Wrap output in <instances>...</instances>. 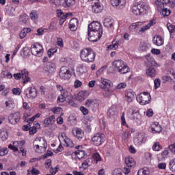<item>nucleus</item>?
Returning a JSON list of instances; mask_svg holds the SVG:
<instances>
[{
	"instance_id": "1",
	"label": "nucleus",
	"mask_w": 175,
	"mask_h": 175,
	"mask_svg": "<svg viewBox=\"0 0 175 175\" xmlns=\"http://www.w3.org/2000/svg\"><path fill=\"white\" fill-rule=\"evenodd\" d=\"M80 55L81 59H82L83 62H88V64L94 62L96 57V54L91 49H84L81 50Z\"/></svg>"
},
{
	"instance_id": "2",
	"label": "nucleus",
	"mask_w": 175,
	"mask_h": 175,
	"mask_svg": "<svg viewBox=\"0 0 175 175\" xmlns=\"http://www.w3.org/2000/svg\"><path fill=\"white\" fill-rule=\"evenodd\" d=\"M33 148L36 152H38V154H42L46 151V148H47V142L46 139L42 137H38L33 142Z\"/></svg>"
},
{
	"instance_id": "3",
	"label": "nucleus",
	"mask_w": 175,
	"mask_h": 175,
	"mask_svg": "<svg viewBox=\"0 0 175 175\" xmlns=\"http://www.w3.org/2000/svg\"><path fill=\"white\" fill-rule=\"evenodd\" d=\"M113 65L115 69H116V70H118V72L121 75H125V73H128V72H129V67L121 59L115 60Z\"/></svg>"
},
{
	"instance_id": "4",
	"label": "nucleus",
	"mask_w": 175,
	"mask_h": 175,
	"mask_svg": "<svg viewBox=\"0 0 175 175\" xmlns=\"http://www.w3.org/2000/svg\"><path fill=\"white\" fill-rule=\"evenodd\" d=\"M88 31L103 35V29L102 28V25L98 21L92 22L88 25Z\"/></svg>"
},
{
	"instance_id": "5",
	"label": "nucleus",
	"mask_w": 175,
	"mask_h": 175,
	"mask_svg": "<svg viewBox=\"0 0 175 175\" xmlns=\"http://www.w3.org/2000/svg\"><path fill=\"white\" fill-rule=\"evenodd\" d=\"M137 100L140 105H148L151 100V95L147 92H143L137 96Z\"/></svg>"
},
{
	"instance_id": "6",
	"label": "nucleus",
	"mask_w": 175,
	"mask_h": 175,
	"mask_svg": "<svg viewBox=\"0 0 175 175\" xmlns=\"http://www.w3.org/2000/svg\"><path fill=\"white\" fill-rule=\"evenodd\" d=\"M14 77L16 80H20L22 78L25 84L31 81V77H29V72L27 69L23 70L21 72L14 74Z\"/></svg>"
},
{
	"instance_id": "7",
	"label": "nucleus",
	"mask_w": 175,
	"mask_h": 175,
	"mask_svg": "<svg viewBox=\"0 0 175 175\" xmlns=\"http://www.w3.org/2000/svg\"><path fill=\"white\" fill-rule=\"evenodd\" d=\"M31 51L33 55H35L36 57H42L44 52L43 46L39 43H35L31 45Z\"/></svg>"
},
{
	"instance_id": "8",
	"label": "nucleus",
	"mask_w": 175,
	"mask_h": 175,
	"mask_svg": "<svg viewBox=\"0 0 175 175\" xmlns=\"http://www.w3.org/2000/svg\"><path fill=\"white\" fill-rule=\"evenodd\" d=\"M24 95L26 96L27 99L32 100L38 96V90H36L35 87L27 88L24 90Z\"/></svg>"
},
{
	"instance_id": "9",
	"label": "nucleus",
	"mask_w": 175,
	"mask_h": 175,
	"mask_svg": "<svg viewBox=\"0 0 175 175\" xmlns=\"http://www.w3.org/2000/svg\"><path fill=\"white\" fill-rule=\"evenodd\" d=\"M59 77L60 79H62V80H69V79L72 77V73H70L69 68H68L67 66L61 67Z\"/></svg>"
},
{
	"instance_id": "10",
	"label": "nucleus",
	"mask_w": 175,
	"mask_h": 175,
	"mask_svg": "<svg viewBox=\"0 0 175 175\" xmlns=\"http://www.w3.org/2000/svg\"><path fill=\"white\" fill-rule=\"evenodd\" d=\"M105 134L98 133L94 135L92 142L95 146H100L105 142Z\"/></svg>"
},
{
	"instance_id": "11",
	"label": "nucleus",
	"mask_w": 175,
	"mask_h": 175,
	"mask_svg": "<svg viewBox=\"0 0 175 175\" xmlns=\"http://www.w3.org/2000/svg\"><path fill=\"white\" fill-rule=\"evenodd\" d=\"M147 138L146 137V133H139L137 136L134 138V143L137 146H142L143 143H146Z\"/></svg>"
},
{
	"instance_id": "12",
	"label": "nucleus",
	"mask_w": 175,
	"mask_h": 175,
	"mask_svg": "<svg viewBox=\"0 0 175 175\" xmlns=\"http://www.w3.org/2000/svg\"><path fill=\"white\" fill-rule=\"evenodd\" d=\"M66 99L72 100V97L70 93L68 92L67 90H64L63 92L57 98V103H64Z\"/></svg>"
},
{
	"instance_id": "13",
	"label": "nucleus",
	"mask_w": 175,
	"mask_h": 175,
	"mask_svg": "<svg viewBox=\"0 0 175 175\" xmlns=\"http://www.w3.org/2000/svg\"><path fill=\"white\" fill-rule=\"evenodd\" d=\"M20 118H21V115L20 114V112H16L14 113H11L9 116L8 120L10 124L12 125H16L18 121H20Z\"/></svg>"
},
{
	"instance_id": "14",
	"label": "nucleus",
	"mask_w": 175,
	"mask_h": 175,
	"mask_svg": "<svg viewBox=\"0 0 175 175\" xmlns=\"http://www.w3.org/2000/svg\"><path fill=\"white\" fill-rule=\"evenodd\" d=\"M111 5L116 9H124L126 5V0H111Z\"/></svg>"
},
{
	"instance_id": "15",
	"label": "nucleus",
	"mask_w": 175,
	"mask_h": 175,
	"mask_svg": "<svg viewBox=\"0 0 175 175\" xmlns=\"http://www.w3.org/2000/svg\"><path fill=\"white\" fill-rule=\"evenodd\" d=\"M88 40L90 42H98L102 38V34L98 33H94L92 31H88Z\"/></svg>"
},
{
	"instance_id": "16",
	"label": "nucleus",
	"mask_w": 175,
	"mask_h": 175,
	"mask_svg": "<svg viewBox=\"0 0 175 175\" xmlns=\"http://www.w3.org/2000/svg\"><path fill=\"white\" fill-rule=\"evenodd\" d=\"M45 70L49 73V75H53V73H55V70H57V67L55 64L53 62H48L45 66Z\"/></svg>"
},
{
	"instance_id": "17",
	"label": "nucleus",
	"mask_w": 175,
	"mask_h": 175,
	"mask_svg": "<svg viewBox=\"0 0 175 175\" xmlns=\"http://www.w3.org/2000/svg\"><path fill=\"white\" fill-rule=\"evenodd\" d=\"M72 135L78 139L81 140L84 137V131L79 128L74 129L72 130Z\"/></svg>"
},
{
	"instance_id": "18",
	"label": "nucleus",
	"mask_w": 175,
	"mask_h": 175,
	"mask_svg": "<svg viewBox=\"0 0 175 175\" xmlns=\"http://www.w3.org/2000/svg\"><path fill=\"white\" fill-rule=\"evenodd\" d=\"M150 132L152 133H161L162 132V126L159 125L158 122H155L150 126Z\"/></svg>"
},
{
	"instance_id": "19",
	"label": "nucleus",
	"mask_w": 175,
	"mask_h": 175,
	"mask_svg": "<svg viewBox=\"0 0 175 175\" xmlns=\"http://www.w3.org/2000/svg\"><path fill=\"white\" fill-rule=\"evenodd\" d=\"M3 107L6 110H13L14 109V101L13 98H10L3 103Z\"/></svg>"
},
{
	"instance_id": "20",
	"label": "nucleus",
	"mask_w": 175,
	"mask_h": 175,
	"mask_svg": "<svg viewBox=\"0 0 175 175\" xmlns=\"http://www.w3.org/2000/svg\"><path fill=\"white\" fill-rule=\"evenodd\" d=\"M170 2V0H157L155 3L157 6L159 12H162V9L165 8V5H167Z\"/></svg>"
},
{
	"instance_id": "21",
	"label": "nucleus",
	"mask_w": 175,
	"mask_h": 175,
	"mask_svg": "<svg viewBox=\"0 0 175 175\" xmlns=\"http://www.w3.org/2000/svg\"><path fill=\"white\" fill-rule=\"evenodd\" d=\"M25 142L24 141H16L13 143V144H10L8 148L13 150L14 151H18V146H24Z\"/></svg>"
},
{
	"instance_id": "22",
	"label": "nucleus",
	"mask_w": 175,
	"mask_h": 175,
	"mask_svg": "<svg viewBox=\"0 0 175 175\" xmlns=\"http://www.w3.org/2000/svg\"><path fill=\"white\" fill-rule=\"evenodd\" d=\"M87 98H88V93L87 92V91H81L78 93L77 100L79 102H83Z\"/></svg>"
},
{
	"instance_id": "23",
	"label": "nucleus",
	"mask_w": 175,
	"mask_h": 175,
	"mask_svg": "<svg viewBox=\"0 0 175 175\" xmlns=\"http://www.w3.org/2000/svg\"><path fill=\"white\" fill-rule=\"evenodd\" d=\"M79 25V21L77 18H74L70 21L69 28L70 31H76Z\"/></svg>"
},
{
	"instance_id": "24",
	"label": "nucleus",
	"mask_w": 175,
	"mask_h": 175,
	"mask_svg": "<svg viewBox=\"0 0 175 175\" xmlns=\"http://www.w3.org/2000/svg\"><path fill=\"white\" fill-rule=\"evenodd\" d=\"M125 96L127 102L129 103H131L133 99H135V92L132 90H129L125 93Z\"/></svg>"
},
{
	"instance_id": "25",
	"label": "nucleus",
	"mask_w": 175,
	"mask_h": 175,
	"mask_svg": "<svg viewBox=\"0 0 175 175\" xmlns=\"http://www.w3.org/2000/svg\"><path fill=\"white\" fill-rule=\"evenodd\" d=\"M152 42L156 46H162L164 43V40L162 36L156 35L154 36Z\"/></svg>"
},
{
	"instance_id": "26",
	"label": "nucleus",
	"mask_w": 175,
	"mask_h": 175,
	"mask_svg": "<svg viewBox=\"0 0 175 175\" xmlns=\"http://www.w3.org/2000/svg\"><path fill=\"white\" fill-rule=\"evenodd\" d=\"M54 122H55V116H51L50 117L44 119V127L46 128V126H49V125H53V124H54Z\"/></svg>"
},
{
	"instance_id": "27",
	"label": "nucleus",
	"mask_w": 175,
	"mask_h": 175,
	"mask_svg": "<svg viewBox=\"0 0 175 175\" xmlns=\"http://www.w3.org/2000/svg\"><path fill=\"white\" fill-rule=\"evenodd\" d=\"M147 62H146V64L148 65H151V66H155V68H158L159 66V64L155 62L154 58L151 57L150 55L146 56Z\"/></svg>"
},
{
	"instance_id": "28",
	"label": "nucleus",
	"mask_w": 175,
	"mask_h": 175,
	"mask_svg": "<svg viewBox=\"0 0 175 175\" xmlns=\"http://www.w3.org/2000/svg\"><path fill=\"white\" fill-rule=\"evenodd\" d=\"M96 105V100L95 99H87L85 103V106L89 109H94Z\"/></svg>"
},
{
	"instance_id": "29",
	"label": "nucleus",
	"mask_w": 175,
	"mask_h": 175,
	"mask_svg": "<svg viewBox=\"0 0 175 175\" xmlns=\"http://www.w3.org/2000/svg\"><path fill=\"white\" fill-rule=\"evenodd\" d=\"M125 163L127 167H130L131 169H132V167H135V165H136L135 159L132 157H126L125 159Z\"/></svg>"
},
{
	"instance_id": "30",
	"label": "nucleus",
	"mask_w": 175,
	"mask_h": 175,
	"mask_svg": "<svg viewBox=\"0 0 175 175\" xmlns=\"http://www.w3.org/2000/svg\"><path fill=\"white\" fill-rule=\"evenodd\" d=\"M103 10V7L100 5V3L96 2L92 5V12L94 13H100Z\"/></svg>"
},
{
	"instance_id": "31",
	"label": "nucleus",
	"mask_w": 175,
	"mask_h": 175,
	"mask_svg": "<svg viewBox=\"0 0 175 175\" xmlns=\"http://www.w3.org/2000/svg\"><path fill=\"white\" fill-rule=\"evenodd\" d=\"M141 14H146L150 10V5L148 4L142 3L138 4Z\"/></svg>"
},
{
	"instance_id": "32",
	"label": "nucleus",
	"mask_w": 175,
	"mask_h": 175,
	"mask_svg": "<svg viewBox=\"0 0 175 175\" xmlns=\"http://www.w3.org/2000/svg\"><path fill=\"white\" fill-rule=\"evenodd\" d=\"M117 115V107L116 105H112L107 111V116L109 117H114Z\"/></svg>"
},
{
	"instance_id": "33",
	"label": "nucleus",
	"mask_w": 175,
	"mask_h": 175,
	"mask_svg": "<svg viewBox=\"0 0 175 175\" xmlns=\"http://www.w3.org/2000/svg\"><path fill=\"white\" fill-rule=\"evenodd\" d=\"M143 25V22H137L132 23L129 26V30L133 32V31H136L137 29L140 28Z\"/></svg>"
},
{
	"instance_id": "34",
	"label": "nucleus",
	"mask_w": 175,
	"mask_h": 175,
	"mask_svg": "<svg viewBox=\"0 0 175 175\" xmlns=\"http://www.w3.org/2000/svg\"><path fill=\"white\" fill-rule=\"evenodd\" d=\"M146 75L147 76H149V77H155V75H157V70H155V68L151 66L146 69Z\"/></svg>"
},
{
	"instance_id": "35",
	"label": "nucleus",
	"mask_w": 175,
	"mask_h": 175,
	"mask_svg": "<svg viewBox=\"0 0 175 175\" xmlns=\"http://www.w3.org/2000/svg\"><path fill=\"white\" fill-rule=\"evenodd\" d=\"M113 24H114V21L111 18H107L104 20L103 25L104 27H106L107 28H111Z\"/></svg>"
},
{
	"instance_id": "36",
	"label": "nucleus",
	"mask_w": 175,
	"mask_h": 175,
	"mask_svg": "<svg viewBox=\"0 0 175 175\" xmlns=\"http://www.w3.org/2000/svg\"><path fill=\"white\" fill-rule=\"evenodd\" d=\"M132 12L135 16H142V12L140 11V7L139 6V4L132 7Z\"/></svg>"
},
{
	"instance_id": "37",
	"label": "nucleus",
	"mask_w": 175,
	"mask_h": 175,
	"mask_svg": "<svg viewBox=\"0 0 175 175\" xmlns=\"http://www.w3.org/2000/svg\"><path fill=\"white\" fill-rule=\"evenodd\" d=\"M28 20H29V17L28 16V15H27V14L21 15L19 17V21L23 24H27V23H28Z\"/></svg>"
},
{
	"instance_id": "38",
	"label": "nucleus",
	"mask_w": 175,
	"mask_h": 175,
	"mask_svg": "<svg viewBox=\"0 0 175 175\" xmlns=\"http://www.w3.org/2000/svg\"><path fill=\"white\" fill-rule=\"evenodd\" d=\"M75 154L78 159H83V158L85 157V152H84V150H78L75 152Z\"/></svg>"
},
{
	"instance_id": "39",
	"label": "nucleus",
	"mask_w": 175,
	"mask_h": 175,
	"mask_svg": "<svg viewBox=\"0 0 175 175\" xmlns=\"http://www.w3.org/2000/svg\"><path fill=\"white\" fill-rule=\"evenodd\" d=\"M0 137L3 142L5 140H8V137H9V134L8 133V131L3 130L0 132Z\"/></svg>"
},
{
	"instance_id": "40",
	"label": "nucleus",
	"mask_w": 175,
	"mask_h": 175,
	"mask_svg": "<svg viewBox=\"0 0 175 175\" xmlns=\"http://www.w3.org/2000/svg\"><path fill=\"white\" fill-rule=\"evenodd\" d=\"M76 0H64V8H70L75 5Z\"/></svg>"
},
{
	"instance_id": "41",
	"label": "nucleus",
	"mask_w": 175,
	"mask_h": 175,
	"mask_svg": "<svg viewBox=\"0 0 175 175\" xmlns=\"http://www.w3.org/2000/svg\"><path fill=\"white\" fill-rule=\"evenodd\" d=\"M29 17L31 20H32L33 21H38V18H39L38 12L36 10L31 11V12L29 14Z\"/></svg>"
},
{
	"instance_id": "42",
	"label": "nucleus",
	"mask_w": 175,
	"mask_h": 175,
	"mask_svg": "<svg viewBox=\"0 0 175 175\" xmlns=\"http://www.w3.org/2000/svg\"><path fill=\"white\" fill-rule=\"evenodd\" d=\"M101 83L105 87H113V83L111 81L107 79H101Z\"/></svg>"
},
{
	"instance_id": "43",
	"label": "nucleus",
	"mask_w": 175,
	"mask_h": 175,
	"mask_svg": "<svg viewBox=\"0 0 175 175\" xmlns=\"http://www.w3.org/2000/svg\"><path fill=\"white\" fill-rule=\"evenodd\" d=\"M111 95H114V91L109 88L106 89L105 92L103 93V96H105V98H110Z\"/></svg>"
},
{
	"instance_id": "44",
	"label": "nucleus",
	"mask_w": 175,
	"mask_h": 175,
	"mask_svg": "<svg viewBox=\"0 0 175 175\" xmlns=\"http://www.w3.org/2000/svg\"><path fill=\"white\" fill-rule=\"evenodd\" d=\"M132 120H133V121H139V120H140V113L139 111H132Z\"/></svg>"
},
{
	"instance_id": "45",
	"label": "nucleus",
	"mask_w": 175,
	"mask_h": 175,
	"mask_svg": "<svg viewBox=\"0 0 175 175\" xmlns=\"http://www.w3.org/2000/svg\"><path fill=\"white\" fill-rule=\"evenodd\" d=\"M138 175H150V170L148 168H143L138 171L137 173Z\"/></svg>"
},
{
	"instance_id": "46",
	"label": "nucleus",
	"mask_w": 175,
	"mask_h": 175,
	"mask_svg": "<svg viewBox=\"0 0 175 175\" xmlns=\"http://www.w3.org/2000/svg\"><path fill=\"white\" fill-rule=\"evenodd\" d=\"M1 77H4L5 79H12V77H13V75H12V73H10L9 71H3L1 72Z\"/></svg>"
},
{
	"instance_id": "47",
	"label": "nucleus",
	"mask_w": 175,
	"mask_h": 175,
	"mask_svg": "<svg viewBox=\"0 0 175 175\" xmlns=\"http://www.w3.org/2000/svg\"><path fill=\"white\" fill-rule=\"evenodd\" d=\"M167 73H168V75H170V73H171V75L173 77H172L169 75L165 76V77L166 81H170V80H174V79H175V72H174V71H173V70L172 71H168Z\"/></svg>"
},
{
	"instance_id": "48",
	"label": "nucleus",
	"mask_w": 175,
	"mask_h": 175,
	"mask_svg": "<svg viewBox=\"0 0 175 175\" xmlns=\"http://www.w3.org/2000/svg\"><path fill=\"white\" fill-rule=\"evenodd\" d=\"M152 150L154 151H161V150H162V146H161V144H159V142H156L152 146Z\"/></svg>"
},
{
	"instance_id": "49",
	"label": "nucleus",
	"mask_w": 175,
	"mask_h": 175,
	"mask_svg": "<svg viewBox=\"0 0 175 175\" xmlns=\"http://www.w3.org/2000/svg\"><path fill=\"white\" fill-rule=\"evenodd\" d=\"M169 169L171 172H175V158L170 161Z\"/></svg>"
},
{
	"instance_id": "50",
	"label": "nucleus",
	"mask_w": 175,
	"mask_h": 175,
	"mask_svg": "<svg viewBox=\"0 0 175 175\" xmlns=\"http://www.w3.org/2000/svg\"><path fill=\"white\" fill-rule=\"evenodd\" d=\"M162 15L163 16V17H167L168 16H170V13H172V12L170 11V10H167V8H163L161 10Z\"/></svg>"
},
{
	"instance_id": "51",
	"label": "nucleus",
	"mask_w": 175,
	"mask_h": 175,
	"mask_svg": "<svg viewBox=\"0 0 175 175\" xmlns=\"http://www.w3.org/2000/svg\"><path fill=\"white\" fill-rule=\"evenodd\" d=\"M167 155H169V150L165 148L161 154V158H160V161H163V159L167 158Z\"/></svg>"
},
{
	"instance_id": "52",
	"label": "nucleus",
	"mask_w": 175,
	"mask_h": 175,
	"mask_svg": "<svg viewBox=\"0 0 175 175\" xmlns=\"http://www.w3.org/2000/svg\"><path fill=\"white\" fill-rule=\"evenodd\" d=\"M64 143L66 144V147H73V142L70 138H67L65 139Z\"/></svg>"
},
{
	"instance_id": "53",
	"label": "nucleus",
	"mask_w": 175,
	"mask_h": 175,
	"mask_svg": "<svg viewBox=\"0 0 175 175\" xmlns=\"http://www.w3.org/2000/svg\"><path fill=\"white\" fill-rule=\"evenodd\" d=\"M167 28L170 33H173V32H175V26L174 25H173L170 23H167Z\"/></svg>"
},
{
	"instance_id": "54",
	"label": "nucleus",
	"mask_w": 175,
	"mask_h": 175,
	"mask_svg": "<svg viewBox=\"0 0 175 175\" xmlns=\"http://www.w3.org/2000/svg\"><path fill=\"white\" fill-rule=\"evenodd\" d=\"M108 50H117L118 49V42L107 46Z\"/></svg>"
},
{
	"instance_id": "55",
	"label": "nucleus",
	"mask_w": 175,
	"mask_h": 175,
	"mask_svg": "<svg viewBox=\"0 0 175 175\" xmlns=\"http://www.w3.org/2000/svg\"><path fill=\"white\" fill-rule=\"evenodd\" d=\"M93 159H95L96 162H100L102 161V157H100V155L99 153H94L92 156Z\"/></svg>"
},
{
	"instance_id": "56",
	"label": "nucleus",
	"mask_w": 175,
	"mask_h": 175,
	"mask_svg": "<svg viewBox=\"0 0 175 175\" xmlns=\"http://www.w3.org/2000/svg\"><path fill=\"white\" fill-rule=\"evenodd\" d=\"M51 111H53V113L55 114H58V113H61V111H62V108L59 107H55L52 108Z\"/></svg>"
},
{
	"instance_id": "57",
	"label": "nucleus",
	"mask_w": 175,
	"mask_h": 175,
	"mask_svg": "<svg viewBox=\"0 0 175 175\" xmlns=\"http://www.w3.org/2000/svg\"><path fill=\"white\" fill-rule=\"evenodd\" d=\"M58 50V48L51 49L48 51V57H51V55H54L55 53Z\"/></svg>"
},
{
	"instance_id": "58",
	"label": "nucleus",
	"mask_w": 175,
	"mask_h": 175,
	"mask_svg": "<svg viewBox=\"0 0 175 175\" xmlns=\"http://www.w3.org/2000/svg\"><path fill=\"white\" fill-rule=\"evenodd\" d=\"M8 152H9V149L8 148H3L0 152V155L1 157H5V155L8 154Z\"/></svg>"
},
{
	"instance_id": "59",
	"label": "nucleus",
	"mask_w": 175,
	"mask_h": 175,
	"mask_svg": "<svg viewBox=\"0 0 175 175\" xmlns=\"http://www.w3.org/2000/svg\"><path fill=\"white\" fill-rule=\"evenodd\" d=\"M31 51V49H29V47L25 46L22 49V53H23V55H28Z\"/></svg>"
},
{
	"instance_id": "60",
	"label": "nucleus",
	"mask_w": 175,
	"mask_h": 175,
	"mask_svg": "<svg viewBox=\"0 0 175 175\" xmlns=\"http://www.w3.org/2000/svg\"><path fill=\"white\" fill-rule=\"evenodd\" d=\"M154 83L155 90H157V88H159V87H161V79H156L154 81Z\"/></svg>"
},
{
	"instance_id": "61",
	"label": "nucleus",
	"mask_w": 175,
	"mask_h": 175,
	"mask_svg": "<svg viewBox=\"0 0 175 175\" xmlns=\"http://www.w3.org/2000/svg\"><path fill=\"white\" fill-rule=\"evenodd\" d=\"M67 138H68V137H66V134L65 133H62L59 135V142H61V140H64V142H65V140H66Z\"/></svg>"
},
{
	"instance_id": "62",
	"label": "nucleus",
	"mask_w": 175,
	"mask_h": 175,
	"mask_svg": "<svg viewBox=\"0 0 175 175\" xmlns=\"http://www.w3.org/2000/svg\"><path fill=\"white\" fill-rule=\"evenodd\" d=\"M12 94L14 95H20L21 94V90L20 88H13Z\"/></svg>"
},
{
	"instance_id": "63",
	"label": "nucleus",
	"mask_w": 175,
	"mask_h": 175,
	"mask_svg": "<svg viewBox=\"0 0 175 175\" xmlns=\"http://www.w3.org/2000/svg\"><path fill=\"white\" fill-rule=\"evenodd\" d=\"M31 173L32 175H39L40 174V171L33 167Z\"/></svg>"
},
{
	"instance_id": "64",
	"label": "nucleus",
	"mask_w": 175,
	"mask_h": 175,
	"mask_svg": "<svg viewBox=\"0 0 175 175\" xmlns=\"http://www.w3.org/2000/svg\"><path fill=\"white\" fill-rule=\"evenodd\" d=\"M169 150L171 151V152L175 154V142L169 146Z\"/></svg>"
}]
</instances>
